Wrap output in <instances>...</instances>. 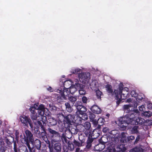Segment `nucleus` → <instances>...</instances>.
<instances>
[{
    "mask_svg": "<svg viewBox=\"0 0 152 152\" xmlns=\"http://www.w3.org/2000/svg\"><path fill=\"white\" fill-rule=\"evenodd\" d=\"M44 106L42 104L39 105L38 103L35 104L30 108L31 118L33 121L36 120L37 123L34 122V124L37 127H40L43 130L44 128L40 121H42L44 124L47 121L46 117L44 115Z\"/></svg>",
    "mask_w": 152,
    "mask_h": 152,
    "instance_id": "nucleus-1",
    "label": "nucleus"
},
{
    "mask_svg": "<svg viewBox=\"0 0 152 152\" xmlns=\"http://www.w3.org/2000/svg\"><path fill=\"white\" fill-rule=\"evenodd\" d=\"M139 111L136 110L135 113H133L131 114H129L126 116L120 118L118 120V125L122 130H125L129 124L134 125L137 124H142L145 122L144 119L138 117Z\"/></svg>",
    "mask_w": 152,
    "mask_h": 152,
    "instance_id": "nucleus-2",
    "label": "nucleus"
},
{
    "mask_svg": "<svg viewBox=\"0 0 152 152\" xmlns=\"http://www.w3.org/2000/svg\"><path fill=\"white\" fill-rule=\"evenodd\" d=\"M77 111L74 116L71 115H68L64 118V123L66 122L68 124L72 125V123L80 124L82 120H86L88 118L87 116L84 113L86 111V108L82 105L81 103L77 102L75 104Z\"/></svg>",
    "mask_w": 152,
    "mask_h": 152,
    "instance_id": "nucleus-3",
    "label": "nucleus"
},
{
    "mask_svg": "<svg viewBox=\"0 0 152 152\" xmlns=\"http://www.w3.org/2000/svg\"><path fill=\"white\" fill-rule=\"evenodd\" d=\"M79 80L77 79H75L73 82V84L68 89H64L63 91H62L60 89L57 90V92L61 96H58L57 97L58 100L60 99V101H62V100L65 99L66 96L69 94L70 93L73 94L77 89L80 88H83V85L79 83Z\"/></svg>",
    "mask_w": 152,
    "mask_h": 152,
    "instance_id": "nucleus-4",
    "label": "nucleus"
},
{
    "mask_svg": "<svg viewBox=\"0 0 152 152\" xmlns=\"http://www.w3.org/2000/svg\"><path fill=\"white\" fill-rule=\"evenodd\" d=\"M129 89L127 88H123L122 86H120L118 88L115 90L113 94L115 96V99L117 100V104L119 103L123 99H126L129 93Z\"/></svg>",
    "mask_w": 152,
    "mask_h": 152,
    "instance_id": "nucleus-5",
    "label": "nucleus"
},
{
    "mask_svg": "<svg viewBox=\"0 0 152 152\" xmlns=\"http://www.w3.org/2000/svg\"><path fill=\"white\" fill-rule=\"evenodd\" d=\"M23 135L20 136L21 141L23 144L26 145L30 150L31 148L29 144L30 141L31 142L33 140V134L31 132L28 130H26Z\"/></svg>",
    "mask_w": 152,
    "mask_h": 152,
    "instance_id": "nucleus-6",
    "label": "nucleus"
},
{
    "mask_svg": "<svg viewBox=\"0 0 152 152\" xmlns=\"http://www.w3.org/2000/svg\"><path fill=\"white\" fill-rule=\"evenodd\" d=\"M126 102L130 103L128 105H124L123 106V108L126 112H129L131 111L135 113L137 106V103L135 100L133 99L129 98L127 99Z\"/></svg>",
    "mask_w": 152,
    "mask_h": 152,
    "instance_id": "nucleus-7",
    "label": "nucleus"
},
{
    "mask_svg": "<svg viewBox=\"0 0 152 152\" xmlns=\"http://www.w3.org/2000/svg\"><path fill=\"white\" fill-rule=\"evenodd\" d=\"M90 74L88 72H81L78 75L79 79L80 82L84 84H88L90 79Z\"/></svg>",
    "mask_w": 152,
    "mask_h": 152,
    "instance_id": "nucleus-8",
    "label": "nucleus"
},
{
    "mask_svg": "<svg viewBox=\"0 0 152 152\" xmlns=\"http://www.w3.org/2000/svg\"><path fill=\"white\" fill-rule=\"evenodd\" d=\"M48 131H49L48 137L52 139L51 142L52 144H53L55 142H57V140H56L53 138L59 137L58 133L50 128L48 129Z\"/></svg>",
    "mask_w": 152,
    "mask_h": 152,
    "instance_id": "nucleus-9",
    "label": "nucleus"
},
{
    "mask_svg": "<svg viewBox=\"0 0 152 152\" xmlns=\"http://www.w3.org/2000/svg\"><path fill=\"white\" fill-rule=\"evenodd\" d=\"M20 119L22 123L24 126H27L28 124L31 128L32 127V123L31 120L29 118L23 115L20 117Z\"/></svg>",
    "mask_w": 152,
    "mask_h": 152,
    "instance_id": "nucleus-10",
    "label": "nucleus"
},
{
    "mask_svg": "<svg viewBox=\"0 0 152 152\" xmlns=\"http://www.w3.org/2000/svg\"><path fill=\"white\" fill-rule=\"evenodd\" d=\"M108 134L109 138H112L113 140H115V139H118V137H119L118 131L116 130L111 131Z\"/></svg>",
    "mask_w": 152,
    "mask_h": 152,
    "instance_id": "nucleus-11",
    "label": "nucleus"
},
{
    "mask_svg": "<svg viewBox=\"0 0 152 152\" xmlns=\"http://www.w3.org/2000/svg\"><path fill=\"white\" fill-rule=\"evenodd\" d=\"M73 82L69 80L65 81L64 83V86L62 87V88H61L60 90H61L62 91H63V89H68V88L70 86H71L73 84Z\"/></svg>",
    "mask_w": 152,
    "mask_h": 152,
    "instance_id": "nucleus-12",
    "label": "nucleus"
},
{
    "mask_svg": "<svg viewBox=\"0 0 152 152\" xmlns=\"http://www.w3.org/2000/svg\"><path fill=\"white\" fill-rule=\"evenodd\" d=\"M91 110L93 113L97 114L100 113L101 112L100 108L96 105L93 106L91 108Z\"/></svg>",
    "mask_w": 152,
    "mask_h": 152,
    "instance_id": "nucleus-13",
    "label": "nucleus"
},
{
    "mask_svg": "<svg viewBox=\"0 0 152 152\" xmlns=\"http://www.w3.org/2000/svg\"><path fill=\"white\" fill-rule=\"evenodd\" d=\"M90 86L92 90H96V89L98 88V84L97 81L95 80H93L90 84Z\"/></svg>",
    "mask_w": 152,
    "mask_h": 152,
    "instance_id": "nucleus-14",
    "label": "nucleus"
},
{
    "mask_svg": "<svg viewBox=\"0 0 152 152\" xmlns=\"http://www.w3.org/2000/svg\"><path fill=\"white\" fill-rule=\"evenodd\" d=\"M22 151L19 149H17L15 143H14V149L15 152H27L28 150L26 147L25 145H22Z\"/></svg>",
    "mask_w": 152,
    "mask_h": 152,
    "instance_id": "nucleus-15",
    "label": "nucleus"
},
{
    "mask_svg": "<svg viewBox=\"0 0 152 152\" xmlns=\"http://www.w3.org/2000/svg\"><path fill=\"white\" fill-rule=\"evenodd\" d=\"M31 142L32 145L33 147H34V146H35L37 149H40L41 147V143L40 141L39 140H35L34 142V143L32 142V141Z\"/></svg>",
    "mask_w": 152,
    "mask_h": 152,
    "instance_id": "nucleus-16",
    "label": "nucleus"
},
{
    "mask_svg": "<svg viewBox=\"0 0 152 152\" xmlns=\"http://www.w3.org/2000/svg\"><path fill=\"white\" fill-rule=\"evenodd\" d=\"M127 134L124 132H122L121 134L120 137L119 136V138H120V140L121 142H126L127 141V137H126V135Z\"/></svg>",
    "mask_w": 152,
    "mask_h": 152,
    "instance_id": "nucleus-17",
    "label": "nucleus"
},
{
    "mask_svg": "<svg viewBox=\"0 0 152 152\" xmlns=\"http://www.w3.org/2000/svg\"><path fill=\"white\" fill-rule=\"evenodd\" d=\"M7 148V147L4 143V141H0V152H5Z\"/></svg>",
    "mask_w": 152,
    "mask_h": 152,
    "instance_id": "nucleus-18",
    "label": "nucleus"
},
{
    "mask_svg": "<svg viewBox=\"0 0 152 152\" xmlns=\"http://www.w3.org/2000/svg\"><path fill=\"white\" fill-rule=\"evenodd\" d=\"M89 117L90 119V121L92 122L94 125H97V120L95 119V115L93 113H90Z\"/></svg>",
    "mask_w": 152,
    "mask_h": 152,
    "instance_id": "nucleus-19",
    "label": "nucleus"
},
{
    "mask_svg": "<svg viewBox=\"0 0 152 152\" xmlns=\"http://www.w3.org/2000/svg\"><path fill=\"white\" fill-rule=\"evenodd\" d=\"M105 146L104 144L101 143L95 146V149L97 151H100L105 148Z\"/></svg>",
    "mask_w": 152,
    "mask_h": 152,
    "instance_id": "nucleus-20",
    "label": "nucleus"
},
{
    "mask_svg": "<svg viewBox=\"0 0 152 152\" xmlns=\"http://www.w3.org/2000/svg\"><path fill=\"white\" fill-rule=\"evenodd\" d=\"M142 147H137L130 150L129 152H143Z\"/></svg>",
    "mask_w": 152,
    "mask_h": 152,
    "instance_id": "nucleus-21",
    "label": "nucleus"
},
{
    "mask_svg": "<svg viewBox=\"0 0 152 152\" xmlns=\"http://www.w3.org/2000/svg\"><path fill=\"white\" fill-rule=\"evenodd\" d=\"M82 71V69H81L78 68H73L71 69L70 71V72L74 74H78V75L80 73V72H81Z\"/></svg>",
    "mask_w": 152,
    "mask_h": 152,
    "instance_id": "nucleus-22",
    "label": "nucleus"
},
{
    "mask_svg": "<svg viewBox=\"0 0 152 152\" xmlns=\"http://www.w3.org/2000/svg\"><path fill=\"white\" fill-rule=\"evenodd\" d=\"M106 90L107 92L110 94H112L113 90L112 88V86L109 84L106 85L105 86Z\"/></svg>",
    "mask_w": 152,
    "mask_h": 152,
    "instance_id": "nucleus-23",
    "label": "nucleus"
},
{
    "mask_svg": "<svg viewBox=\"0 0 152 152\" xmlns=\"http://www.w3.org/2000/svg\"><path fill=\"white\" fill-rule=\"evenodd\" d=\"M54 148L57 152H59L61 150V145L59 143H56L55 144L54 143Z\"/></svg>",
    "mask_w": 152,
    "mask_h": 152,
    "instance_id": "nucleus-24",
    "label": "nucleus"
},
{
    "mask_svg": "<svg viewBox=\"0 0 152 152\" xmlns=\"http://www.w3.org/2000/svg\"><path fill=\"white\" fill-rule=\"evenodd\" d=\"M152 115V113L150 111H146L142 113V116L145 117H150Z\"/></svg>",
    "mask_w": 152,
    "mask_h": 152,
    "instance_id": "nucleus-25",
    "label": "nucleus"
},
{
    "mask_svg": "<svg viewBox=\"0 0 152 152\" xmlns=\"http://www.w3.org/2000/svg\"><path fill=\"white\" fill-rule=\"evenodd\" d=\"M65 106L66 107V109L67 111L69 112L72 111V109L69 104L68 102H66L65 104Z\"/></svg>",
    "mask_w": 152,
    "mask_h": 152,
    "instance_id": "nucleus-26",
    "label": "nucleus"
},
{
    "mask_svg": "<svg viewBox=\"0 0 152 152\" xmlns=\"http://www.w3.org/2000/svg\"><path fill=\"white\" fill-rule=\"evenodd\" d=\"M69 130H70L72 134H76L78 132V129H77L76 126H74V128H70Z\"/></svg>",
    "mask_w": 152,
    "mask_h": 152,
    "instance_id": "nucleus-27",
    "label": "nucleus"
},
{
    "mask_svg": "<svg viewBox=\"0 0 152 152\" xmlns=\"http://www.w3.org/2000/svg\"><path fill=\"white\" fill-rule=\"evenodd\" d=\"M68 149L70 151H72L74 150L75 148L73 144L70 142H68Z\"/></svg>",
    "mask_w": 152,
    "mask_h": 152,
    "instance_id": "nucleus-28",
    "label": "nucleus"
},
{
    "mask_svg": "<svg viewBox=\"0 0 152 152\" xmlns=\"http://www.w3.org/2000/svg\"><path fill=\"white\" fill-rule=\"evenodd\" d=\"M104 121L105 120L103 118H99L97 121V124H98L99 125H102L103 124Z\"/></svg>",
    "mask_w": 152,
    "mask_h": 152,
    "instance_id": "nucleus-29",
    "label": "nucleus"
},
{
    "mask_svg": "<svg viewBox=\"0 0 152 152\" xmlns=\"http://www.w3.org/2000/svg\"><path fill=\"white\" fill-rule=\"evenodd\" d=\"M144 95L142 94H141L140 95H139L136 99V101H135L136 102H139L142 99L144 98Z\"/></svg>",
    "mask_w": 152,
    "mask_h": 152,
    "instance_id": "nucleus-30",
    "label": "nucleus"
},
{
    "mask_svg": "<svg viewBox=\"0 0 152 152\" xmlns=\"http://www.w3.org/2000/svg\"><path fill=\"white\" fill-rule=\"evenodd\" d=\"M84 126L87 130L89 129L91 127V124L89 122H86L84 123Z\"/></svg>",
    "mask_w": 152,
    "mask_h": 152,
    "instance_id": "nucleus-31",
    "label": "nucleus"
},
{
    "mask_svg": "<svg viewBox=\"0 0 152 152\" xmlns=\"http://www.w3.org/2000/svg\"><path fill=\"white\" fill-rule=\"evenodd\" d=\"M96 96L98 98L100 99L101 96L102 95V93L99 90H96Z\"/></svg>",
    "mask_w": 152,
    "mask_h": 152,
    "instance_id": "nucleus-32",
    "label": "nucleus"
},
{
    "mask_svg": "<svg viewBox=\"0 0 152 152\" xmlns=\"http://www.w3.org/2000/svg\"><path fill=\"white\" fill-rule=\"evenodd\" d=\"M138 127L137 126H134L131 130L132 132V133H135L138 132L137 131Z\"/></svg>",
    "mask_w": 152,
    "mask_h": 152,
    "instance_id": "nucleus-33",
    "label": "nucleus"
},
{
    "mask_svg": "<svg viewBox=\"0 0 152 152\" xmlns=\"http://www.w3.org/2000/svg\"><path fill=\"white\" fill-rule=\"evenodd\" d=\"M50 123L51 125H54L56 124V120L53 119V118H51L49 119Z\"/></svg>",
    "mask_w": 152,
    "mask_h": 152,
    "instance_id": "nucleus-34",
    "label": "nucleus"
},
{
    "mask_svg": "<svg viewBox=\"0 0 152 152\" xmlns=\"http://www.w3.org/2000/svg\"><path fill=\"white\" fill-rule=\"evenodd\" d=\"M50 123L51 125H54L56 124V120L53 119V118H51L49 119Z\"/></svg>",
    "mask_w": 152,
    "mask_h": 152,
    "instance_id": "nucleus-35",
    "label": "nucleus"
},
{
    "mask_svg": "<svg viewBox=\"0 0 152 152\" xmlns=\"http://www.w3.org/2000/svg\"><path fill=\"white\" fill-rule=\"evenodd\" d=\"M50 123L51 125H54L56 124V120L53 119V118H51L49 119Z\"/></svg>",
    "mask_w": 152,
    "mask_h": 152,
    "instance_id": "nucleus-36",
    "label": "nucleus"
},
{
    "mask_svg": "<svg viewBox=\"0 0 152 152\" xmlns=\"http://www.w3.org/2000/svg\"><path fill=\"white\" fill-rule=\"evenodd\" d=\"M69 100L72 102H74L76 101L77 99L75 97L70 96L69 97Z\"/></svg>",
    "mask_w": 152,
    "mask_h": 152,
    "instance_id": "nucleus-37",
    "label": "nucleus"
},
{
    "mask_svg": "<svg viewBox=\"0 0 152 152\" xmlns=\"http://www.w3.org/2000/svg\"><path fill=\"white\" fill-rule=\"evenodd\" d=\"M84 86H83V88H80V89L79 90V94L80 95H83L85 94H86V91L84 90L83 89Z\"/></svg>",
    "mask_w": 152,
    "mask_h": 152,
    "instance_id": "nucleus-38",
    "label": "nucleus"
},
{
    "mask_svg": "<svg viewBox=\"0 0 152 152\" xmlns=\"http://www.w3.org/2000/svg\"><path fill=\"white\" fill-rule=\"evenodd\" d=\"M123 147V145H121L120 146H118L117 148V151L119 152L120 151H124L125 149V148L122 149L121 148V147Z\"/></svg>",
    "mask_w": 152,
    "mask_h": 152,
    "instance_id": "nucleus-39",
    "label": "nucleus"
},
{
    "mask_svg": "<svg viewBox=\"0 0 152 152\" xmlns=\"http://www.w3.org/2000/svg\"><path fill=\"white\" fill-rule=\"evenodd\" d=\"M131 94L132 97H136L137 96V94L135 91L132 90L131 91Z\"/></svg>",
    "mask_w": 152,
    "mask_h": 152,
    "instance_id": "nucleus-40",
    "label": "nucleus"
},
{
    "mask_svg": "<svg viewBox=\"0 0 152 152\" xmlns=\"http://www.w3.org/2000/svg\"><path fill=\"white\" fill-rule=\"evenodd\" d=\"M135 138L134 137V136H130L129 137H127V141H130L131 140H134Z\"/></svg>",
    "mask_w": 152,
    "mask_h": 152,
    "instance_id": "nucleus-41",
    "label": "nucleus"
},
{
    "mask_svg": "<svg viewBox=\"0 0 152 152\" xmlns=\"http://www.w3.org/2000/svg\"><path fill=\"white\" fill-rule=\"evenodd\" d=\"M114 150V149L108 148L106 151H104V152H115Z\"/></svg>",
    "mask_w": 152,
    "mask_h": 152,
    "instance_id": "nucleus-42",
    "label": "nucleus"
},
{
    "mask_svg": "<svg viewBox=\"0 0 152 152\" xmlns=\"http://www.w3.org/2000/svg\"><path fill=\"white\" fill-rule=\"evenodd\" d=\"M73 143L76 146H80L81 145V144L80 143L77 142L76 140H75Z\"/></svg>",
    "mask_w": 152,
    "mask_h": 152,
    "instance_id": "nucleus-43",
    "label": "nucleus"
},
{
    "mask_svg": "<svg viewBox=\"0 0 152 152\" xmlns=\"http://www.w3.org/2000/svg\"><path fill=\"white\" fill-rule=\"evenodd\" d=\"M83 102L84 103H86L87 100V98L85 96H83L82 98Z\"/></svg>",
    "mask_w": 152,
    "mask_h": 152,
    "instance_id": "nucleus-44",
    "label": "nucleus"
},
{
    "mask_svg": "<svg viewBox=\"0 0 152 152\" xmlns=\"http://www.w3.org/2000/svg\"><path fill=\"white\" fill-rule=\"evenodd\" d=\"M145 106L144 105H142L140 107L139 109L140 111H142L143 110V109L145 108Z\"/></svg>",
    "mask_w": 152,
    "mask_h": 152,
    "instance_id": "nucleus-45",
    "label": "nucleus"
},
{
    "mask_svg": "<svg viewBox=\"0 0 152 152\" xmlns=\"http://www.w3.org/2000/svg\"><path fill=\"white\" fill-rule=\"evenodd\" d=\"M109 130V129L107 127H104L103 129L104 132L106 133Z\"/></svg>",
    "mask_w": 152,
    "mask_h": 152,
    "instance_id": "nucleus-46",
    "label": "nucleus"
},
{
    "mask_svg": "<svg viewBox=\"0 0 152 152\" xmlns=\"http://www.w3.org/2000/svg\"><path fill=\"white\" fill-rule=\"evenodd\" d=\"M47 89L50 92H52L53 91V89L50 87H49L48 88H47Z\"/></svg>",
    "mask_w": 152,
    "mask_h": 152,
    "instance_id": "nucleus-47",
    "label": "nucleus"
},
{
    "mask_svg": "<svg viewBox=\"0 0 152 152\" xmlns=\"http://www.w3.org/2000/svg\"><path fill=\"white\" fill-rule=\"evenodd\" d=\"M148 123V124L149 125H152V120H148L146 121Z\"/></svg>",
    "mask_w": 152,
    "mask_h": 152,
    "instance_id": "nucleus-48",
    "label": "nucleus"
},
{
    "mask_svg": "<svg viewBox=\"0 0 152 152\" xmlns=\"http://www.w3.org/2000/svg\"><path fill=\"white\" fill-rule=\"evenodd\" d=\"M147 107L149 109H152V104H149L147 105Z\"/></svg>",
    "mask_w": 152,
    "mask_h": 152,
    "instance_id": "nucleus-49",
    "label": "nucleus"
},
{
    "mask_svg": "<svg viewBox=\"0 0 152 152\" xmlns=\"http://www.w3.org/2000/svg\"><path fill=\"white\" fill-rule=\"evenodd\" d=\"M49 106H50V108L54 110L56 109L55 107L54 106H53V105L52 104H50Z\"/></svg>",
    "mask_w": 152,
    "mask_h": 152,
    "instance_id": "nucleus-50",
    "label": "nucleus"
},
{
    "mask_svg": "<svg viewBox=\"0 0 152 152\" xmlns=\"http://www.w3.org/2000/svg\"><path fill=\"white\" fill-rule=\"evenodd\" d=\"M82 150H80V149L79 148H77L76 149L75 152H82Z\"/></svg>",
    "mask_w": 152,
    "mask_h": 152,
    "instance_id": "nucleus-51",
    "label": "nucleus"
},
{
    "mask_svg": "<svg viewBox=\"0 0 152 152\" xmlns=\"http://www.w3.org/2000/svg\"><path fill=\"white\" fill-rule=\"evenodd\" d=\"M140 137L139 136H138L136 138V140H135V142H138L139 139H140Z\"/></svg>",
    "mask_w": 152,
    "mask_h": 152,
    "instance_id": "nucleus-52",
    "label": "nucleus"
},
{
    "mask_svg": "<svg viewBox=\"0 0 152 152\" xmlns=\"http://www.w3.org/2000/svg\"><path fill=\"white\" fill-rule=\"evenodd\" d=\"M106 116L107 117H109V116H110V114H106Z\"/></svg>",
    "mask_w": 152,
    "mask_h": 152,
    "instance_id": "nucleus-53",
    "label": "nucleus"
},
{
    "mask_svg": "<svg viewBox=\"0 0 152 152\" xmlns=\"http://www.w3.org/2000/svg\"><path fill=\"white\" fill-rule=\"evenodd\" d=\"M64 77H65V76H64V75L63 76V77L64 78Z\"/></svg>",
    "mask_w": 152,
    "mask_h": 152,
    "instance_id": "nucleus-54",
    "label": "nucleus"
},
{
    "mask_svg": "<svg viewBox=\"0 0 152 152\" xmlns=\"http://www.w3.org/2000/svg\"><path fill=\"white\" fill-rule=\"evenodd\" d=\"M64 151L65 152H67V151Z\"/></svg>",
    "mask_w": 152,
    "mask_h": 152,
    "instance_id": "nucleus-55",
    "label": "nucleus"
}]
</instances>
